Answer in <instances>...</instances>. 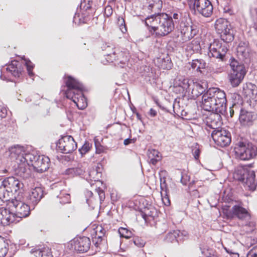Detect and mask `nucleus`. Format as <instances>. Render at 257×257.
Instances as JSON below:
<instances>
[{
    "label": "nucleus",
    "instance_id": "1",
    "mask_svg": "<svg viewBox=\"0 0 257 257\" xmlns=\"http://www.w3.org/2000/svg\"><path fill=\"white\" fill-rule=\"evenodd\" d=\"M10 151L11 157L15 160L16 173L23 178L30 177L31 166L40 173L46 171L49 167L50 159L47 156L35 152L27 153L23 147L19 145L12 147Z\"/></svg>",
    "mask_w": 257,
    "mask_h": 257
},
{
    "label": "nucleus",
    "instance_id": "2",
    "mask_svg": "<svg viewBox=\"0 0 257 257\" xmlns=\"http://www.w3.org/2000/svg\"><path fill=\"white\" fill-rule=\"evenodd\" d=\"M145 23L152 35L164 37L174 29V23L172 17L166 13H158L147 17Z\"/></svg>",
    "mask_w": 257,
    "mask_h": 257
},
{
    "label": "nucleus",
    "instance_id": "3",
    "mask_svg": "<svg viewBox=\"0 0 257 257\" xmlns=\"http://www.w3.org/2000/svg\"><path fill=\"white\" fill-rule=\"evenodd\" d=\"M66 90H62L68 99H71L79 109H84L87 105L86 98L83 94V86L70 76L65 77Z\"/></svg>",
    "mask_w": 257,
    "mask_h": 257
},
{
    "label": "nucleus",
    "instance_id": "4",
    "mask_svg": "<svg viewBox=\"0 0 257 257\" xmlns=\"http://www.w3.org/2000/svg\"><path fill=\"white\" fill-rule=\"evenodd\" d=\"M220 124V121L218 120H211L207 121L206 127L205 129L209 132L208 128L213 129L211 135L215 143L221 147H225L228 146L231 141V134L228 131L217 128ZM209 134V132H208Z\"/></svg>",
    "mask_w": 257,
    "mask_h": 257
},
{
    "label": "nucleus",
    "instance_id": "5",
    "mask_svg": "<svg viewBox=\"0 0 257 257\" xmlns=\"http://www.w3.org/2000/svg\"><path fill=\"white\" fill-rule=\"evenodd\" d=\"M211 96L214 107V114L211 117L214 120H218L220 118V114H223L226 110V98L225 92L218 88H210ZM212 119L209 118L208 120Z\"/></svg>",
    "mask_w": 257,
    "mask_h": 257
},
{
    "label": "nucleus",
    "instance_id": "6",
    "mask_svg": "<svg viewBox=\"0 0 257 257\" xmlns=\"http://www.w3.org/2000/svg\"><path fill=\"white\" fill-rule=\"evenodd\" d=\"M24 184L14 177L0 179V198L8 200L13 193L23 189Z\"/></svg>",
    "mask_w": 257,
    "mask_h": 257
},
{
    "label": "nucleus",
    "instance_id": "7",
    "mask_svg": "<svg viewBox=\"0 0 257 257\" xmlns=\"http://www.w3.org/2000/svg\"><path fill=\"white\" fill-rule=\"evenodd\" d=\"M234 151L236 157L241 160H249L257 155V147L249 143L238 142L234 147Z\"/></svg>",
    "mask_w": 257,
    "mask_h": 257
},
{
    "label": "nucleus",
    "instance_id": "8",
    "mask_svg": "<svg viewBox=\"0 0 257 257\" xmlns=\"http://www.w3.org/2000/svg\"><path fill=\"white\" fill-rule=\"evenodd\" d=\"M230 66L231 70L228 74V80L231 86L235 87L242 81L246 74V70L243 64H240L234 59L231 60Z\"/></svg>",
    "mask_w": 257,
    "mask_h": 257
},
{
    "label": "nucleus",
    "instance_id": "9",
    "mask_svg": "<svg viewBox=\"0 0 257 257\" xmlns=\"http://www.w3.org/2000/svg\"><path fill=\"white\" fill-rule=\"evenodd\" d=\"M9 205L12 208L13 213L16 218H26L30 214V207L22 200V196L19 194L12 199Z\"/></svg>",
    "mask_w": 257,
    "mask_h": 257
},
{
    "label": "nucleus",
    "instance_id": "10",
    "mask_svg": "<svg viewBox=\"0 0 257 257\" xmlns=\"http://www.w3.org/2000/svg\"><path fill=\"white\" fill-rule=\"evenodd\" d=\"M103 48L105 49L107 52L105 54L106 60L108 62H114L116 66L120 68H123L125 65L126 62L128 61V58L127 55L122 51L117 50L113 51V48L105 44Z\"/></svg>",
    "mask_w": 257,
    "mask_h": 257
},
{
    "label": "nucleus",
    "instance_id": "11",
    "mask_svg": "<svg viewBox=\"0 0 257 257\" xmlns=\"http://www.w3.org/2000/svg\"><path fill=\"white\" fill-rule=\"evenodd\" d=\"M215 28L220 35L221 41L227 44L233 40V31L226 20L224 19L217 20L215 24Z\"/></svg>",
    "mask_w": 257,
    "mask_h": 257
},
{
    "label": "nucleus",
    "instance_id": "12",
    "mask_svg": "<svg viewBox=\"0 0 257 257\" xmlns=\"http://www.w3.org/2000/svg\"><path fill=\"white\" fill-rule=\"evenodd\" d=\"M208 56L223 61L228 49L227 44L221 40H214L208 47Z\"/></svg>",
    "mask_w": 257,
    "mask_h": 257
},
{
    "label": "nucleus",
    "instance_id": "13",
    "mask_svg": "<svg viewBox=\"0 0 257 257\" xmlns=\"http://www.w3.org/2000/svg\"><path fill=\"white\" fill-rule=\"evenodd\" d=\"M231 212L232 216L236 217L238 219L244 221V225L253 228L255 226V222L251 220V215L248 210L239 204L234 205Z\"/></svg>",
    "mask_w": 257,
    "mask_h": 257
},
{
    "label": "nucleus",
    "instance_id": "14",
    "mask_svg": "<svg viewBox=\"0 0 257 257\" xmlns=\"http://www.w3.org/2000/svg\"><path fill=\"white\" fill-rule=\"evenodd\" d=\"M57 147L62 153L69 154L75 151L77 146L72 136H66L59 139Z\"/></svg>",
    "mask_w": 257,
    "mask_h": 257
},
{
    "label": "nucleus",
    "instance_id": "15",
    "mask_svg": "<svg viewBox=\"0 0 257 257\" xmlns=\"http://www.w3.org/2000/svg\"><path fill=\"white\" fill-rule=\"evenodd\" d=\"M194 9L202 16L208 18L213 13V6L209 0H194Z\"/></svg>",
    "mask_w": 257,
    "mask_h": 257
},
{
    "label": "nucleus",
    "instance_id": "16",
    "mask_svg": "<svg viewBox=\"0 0 257 257\" xmlns=\"http://www.w3.org/2000/svg\"><path fill=\"white\" fill-rule=\"evenodd\" d=\"M178 30L181 33V37L183 42H186L192 39L198 32L195 26L182 20L179 24Z\"/></svg>",
    "mask_w": 257,
    "mask_h": 257
},
{
    "label": "nucleus",
    "instance_id": "17",
    "mask_svg": "<svg viewBox=\"0 0 257 257\" xmlns=\"http://www.w3.org/2000/svg\"><path fill=\"white\" fill-rule=\"evenodd\" d=\"M71 245L74 250L79 252H85L89 249L91 241L89 237H78L71 241Z\"/></svg>",
    "mask_w": 257,
    "mask_h": 257
},
{
    "label": "nucleus",
    "instance_id": "18",
    "mask_svg": "<svg viewBox=\"0 0 257 257\" xmlns=\"http://www.w3.org/2000/svg\"><path fill=\"white\" fill-rule=\"evenodd\" d=\"M19 64L20 63L18 61L14 60L12 61L10 64L3 67L1 70V79L2 80L7 79L5 75L6 73H10L16 77H19L21 74V70L18 67Z\"/></svg>",
    "mask_w": 257,
    "mask_h": 257
},
{
    "label": "nucleus",
    "instance_id": "19",
    "mask_svg": "<svg viewBox=\"0 0 257 257\" xmlns=\"http://www.w3.org/2000/svg\"><path fill=\"white\" fill-rule=\"evenodd\" d=\"M43 189L41 187H36L32 189L27 197L28 202L33 206L36 205L43 197Z\"/></svg>",
    "mask_w": 257,
    "mask_h": 257
},
{
    "label": "nucleus",
    "instance_id": "20",
    "mask_svg": "<svg viewBox=\"0 0 257 257\" xmlns=\"http://www.w3.org/2000/svg\"><path fill=\"white\" fill-rule=\"evenodd\" d=\"M16 221L14 215L10 210L5 208H0V223L4 226L10 225Z\"/></svg>",
    "mask_w": 257,
    "mask_h": 257
},
{
    "label": "nucleus",
    "instance_id": "21",
    "mask_svg": "<svg viewBox=\"0 0 257 257\" xmlns=\"http://www.w3.org/2000/svg\"><path fill=\"white\" fill-rule=\"evenodd\" d=\"M106 230L101 225H97L93 229L91 235L92 242L96 246H98L104 237Z\"/></svg>",
    "mask_w": 257,
    "mask_h": 257
},
{
    "label": "nucleus",
    "instance_id": "22",
    "mask_svg": "<svg viewBox=\"0 0 257 257\" xmlns=\"http://www.w3.org/2000/svg\"><path fill=\"white\" fill-rule=\"evenodd\" d=\"M210 89H208L202 95L201 106L205 111L214 113V107L211 96Z\"/></svg>",
    "mask_w": 257,
    "mask_h": 257
},
{
    "label": "nucleus",
    "instance_id": "23",
    "mask_svg": "<svg viewBox=\"0 0 257 257\" xmlns=\"http://www.w3.org/2000/svg\"><path fill=\"white\" fill-rule=\"evenodd\" d=\"M207 84L205 82H193L191 87V94L193 97H197L205 92Z\"/></svg>",
    "mask_w": 257,
    "mask_h": 257
},
{
    "label": "nucleus",
    "instance_id": "24",
    "mask_svg": "<svg viewBox=\"0 0 257 257\" xmlns=\"http://www.w3.org/2000/svg\"><path fill=\"white\" fill-rule=\"evenodd\" d=\"M101 172L100 168L98 166H93L90 168L88 172V176L86 177V180L89 182L90 184H92V182L99 181L101 177Z\"/></svg>",
    "mask_w": 257,
    "mask_h": 257
},
{
    "label": "nucleus",
    "instance_id": "25",
    "mask_svg": "<svg viewBox=\"0 0 257 257\" xmlns=\"http://www.w3.org/2000/svg\"><path fill=\"white\" fill-rule=\"evenodd\" d=\"M257 118V114L253 112H248L241 109L239 115V120L244 124L251 122Z\"/></svg>",
    "mask_w": 257,
    "mask_h": 257
},
{
    "label": "nucleus",
    "instance_id": "26",
    "mask_svg": "<svg viewBox=\"0 0 257 257\" xmlns=\"http://www.w3.org/2000/svg\"><path fill=\"white\" fill-rule=\"evenodd\" d=\"M186 236V232L184 233L180 232V230H173L172 231H170L167 233L166 236L165 238V240L166 241L168 242H172L175 240H176L177 242L181 241L184 239V237Z\"/></svg>",
    "mask_w": 257,
    "mask_h": 257
},
{
    "label": "nucleus",
    "instance_id": "27",
    "mask_svg": "<svg viewBox=\"0 0 257 257\" xmlns=\"http://www.w3.org/2000/svg\"><path fill=\"white\" fill-rule=\"evenodd\" d=\"M93 4L92 0H81L80 9L82 17H86L90 13Z\"/></svg>",
    "mask_w": 257,
    "mask_h": 257
},
{
    "label": "nucleus",
    "instance_id": "28",
    "mask_svg": "<svg viewBox=\"0 0 257 257\" xmlns=\"http://www.w3.org/2000/svg\"><path fill=\"white\" fill-rule=\"evenodd\" d=\"M85 172V170L83 168L81 164H78L76 166L71 167L67 169L64 172L66 175H68L70 177L80 176Z\"/></svg>",
    "mask_w": 257,
    "mask_h": 257
},
{
    "label": "nucleus",
    "instance_id": "29",
    "mask_svg": "<svg viewBox=\"0 0 257 257\" xmlns=\"http://www.w3.org/2000/svg\"><path fill=\"white\" fill-rule=\"evenodd\" d=\"M148 9L157 15L162 8L163 2L161 0H147Z\"/></svg>",
    "mask_w": 257,
    "mask_h": 257
},
{
    "label": "nucleus",
    "instance_id": "30",
    "mask_svg": "<svg viewBox=\"0 0 257 257\" xmlns=\"http://www.w3.org/2000/svg\"><path fill=\"white\" fill-rule=\"evenodd\" d=\"M57 197L59 199L60 203L62 204L70 203V195L66 190H61Z\"/></svg>",
    "mask_w": 257,
    "mask_h": 257
},
{
    "label": "nucleus",
    "instance_id": "31",
    "mask_svg": "<svg viewBox=\"0 0 257 257\" xmlns=\"http://www.w3.org/2000/svg\"><path fill=\"white\" fill-rule=\"evenodd\" d=\"M250 15L252 22L253 27L257 32V6H253L251 7Z\"/></svg>",
    "mask_w": 257,
    "mask_h": 257
},
{
    "label": "nucleus",
    "instance_id": "32",
    "mask_svg": "<svg viewBox=\"0 0 257 257\" xmlns=\"http://www.w3.org/2000/svg\"><path fill=\"white\" fill-rule=\"evenodd\" d=\"M8 244L5 241L4 237L0 236V257H5L7 254Z\"/></svg>",
    "mask_w": 257,
    "mask_h": 257
},
{
    "label": "nucleus",
    "instance_id": "33",
    "mask_svg": "<svg viewBox=\"0 0 257 257\" xmlns=\"http://www.w3.org/2000/svg\"><path fill=\"white\" fill-rule=\"evenodd\" d=\"M31 252L34 254L36 257H44V252H46L47 254L49 253V248L44 247L42 248H39L38 249H32Z\"/></svg>",
    "mask_w": 257,
    "mask_h": 257
},
{
    "label": "nucleus",
    "instance_id": "34",
    "mask_svg": "<svg viewBox=\"0 0 257 257\" xmlns=\"http://www.w3.org/2000/svg\"><path fill=\"white\" fill-rule=\"evenodd\" d=\"M193 81L187 78H183L179 83V85L187 91L191 90V87Z\"/></svg>",
    "mask_w": 257,
    "mask_h": 257
},
{
    "label": "nucleus",
    "instance_id": "35",
    "mask_svg": "<svg viewBox=\"0 0 257 257\" xmlns=\"http://www.w3.org/2000/svg\"><path fill=\"white\" fill-rule=\"evenodd\" d=\"M170 17H172V20L174 19V23H180L181 22L184 21V18H182V14L179 11L173 12L169 15Z\"/></svg>",
    "mask_w": 257,
    "mask_h": 257
},
{
    "label": "nucleus",
    "instance_id": "36",
    "mask_svg": "<svg viewBox=\"0 0 257 257\" xmlns=\"http://www.w3.org/2000/svg\"><path fill=\"white\" fill-rule=\"evenodd\" d=\"M117 25L122 33H125L127 32L125 20L123 17L119 16L118 17Z\"/></svg>",
    "mask_w": 257,
    "mask_h": 257
},
{
    "label": "nucleus",
    "instance_id": "37",
    "mask_svg": "<svg viewBox=\"0 0 257 257\" xmlns=\"http://www.w3.org/2000/svg\"><path fill=\"white\" fill-rule=\"evenodd\" d=\"M118 232L120 236L125 237L126 238H130L133 234L132 232L131 231L128 230L126 228L123 227H120V228H119Z\"/></svg>",
    "mask_w": 257,
    "mask_h": 257
},
{
    "label": "nucleus",
    "instance_id": "38",
    "mask_svg": "<svg viewBox=\"0 0 257 257\" xmlns=\"http://www.w3.org/2000/svg\"><path fill=\"white\" fill-rule=\"evenodd\" d=\"M237 52L244 58L247 57L249 55V49L247 47H243L242 46L239 45L237 49Z\"/></svg>",
    "mask_w": 257,
    "mask_h": 257
},
{
    "label": "nucleus",
    "instance_id": "39",
    "mask_svg": "<svg viewBox=\"0 0 257 257\" xmlns=\"http://www.w3.org/2000/svg\"><path fill=\"white\" fill-rule=\"evenodd\" d=\"M91 147V144L87 142H86L82 146V147L79 149V152L81 155V156L82 157L84 155L89 152Z\"/></svg>",
    "mask_w": 257,
    "mask_h": 257
},
{
    "label": "nucleus",
    "instance_id": "40",
    "mask_svg": "<svg viewBox=\"0 0 257 257\" xmlns=\"http://www.w3.org/2000/svg\"><path fill=\"white\" fill-rule=\"evenodd\" d=\"M148 156L149 158H158V159H161V156L160 152L155 149L149 150Z\"/></svg>",
    "mask_w": 257,
    "mask_h": 257
},
{
    "label": "nucleus",
    "instance_id": "41",
    "mask_svg": "<svg viewBox=\"0 0 257 257\" xmlns=\"http://www.w3.org/2000/svg\"><path fill=\"white\" fill-rule=\"evenodd\" d=\"M190 176L186 173H181V182L184 185H186L190 181Z\"/></svg>",
    "mask_w": 257,
    "mask_h": 257
},
{
    "label": "nucleus",
    "instance_id": "42",
    "mask_svg": "<svg viewBox=\"0 0 257 257\" xmlns=\"http://www.w3.org/2000/svg\"><path fill=\"white\" fill-rule=\"evenodd\" d=\"M26 65L27 67L28 74L30 76V77H31L32 76H33L34 73L32 72V70L34 68V65L32 64V63L29 60L26 61Z\"/></svg>",
    "mask_w": 257,
    "mask_h": 257
},
{
    "label": "nucleus",
    "instance_id": "43",
    "mask_svg": "<svg viewBox=\"0 0 257 257\" xmlns=\"http://www.w3.org/2000/svg\"><path fill=\"white\" fill-rule=\"evenodd\" d=\"M206 66V62L202 59H198V71L201 72V69H205Z\"/></svg>",
    "mask_w": 257,
    "mask_h": 257
},
{
    "label": "nucleus",
    "instance_id": "44",
    "mask_svg": "<svg viewBox=\"0 0 257 257\" xmlns=\"http://www.w3.org/2000/svg\"><path fill=\"white\" fill-rule=\"evenodd\" d=\"M113 13V10L111 6L108 5L104 9V15L107 17H110Z\"/></svg>",
    "mask_w": 257,
    "mask_h": 257
},
{
    "label": "nucleus",
    "instance_id": "45",
    "mask_svg": "<svg viewBox=\"0 0 257 257\" xmlns=\"http://www.w3.org/2000/svg\"><path fill=\"white\" fill-rule=\"evenodd\" d=\"M247 257H257V246L253 247L247 253Z\"/></svg>",
    "mask_w": 257,
    "mask_h": 257
},
{
    "label": "nucleus",
    "instance_id": "46",
    "mask_svg": "<svg viewBox=\"0 0 257 257\" xmlns=\"http://www.w3.org/2000/svg\"><path fill=\"white\" fill-rule=\"evenodd\" d=\"M7 109L3 105H0V117L1 118H5L7 115Z\"/></svg>",
    "mask_w": 257,
    "mask_h": 257
},
{
    "label": "nucleus",
    "instance_id": "47",
    "mask_svg": "<svg viewBox=\"0 0 257 257\" xmlns=\"http://www.w3.org/2000/svg\"><path fill=\"white\" fill-rule=\"evenodd\" d=\"M85 195L86 197V201L89 206L90 205V200L88 198H91L92 197L93 193L91 191L86 190L85 192Z\"/></svg>",
    "mask_w": 257,
    "mask_h": 257
},
{
    "label": "nucleus",
    "instance_id": "48",
    "mask_svg": "<svg viewBox=\"0 0 257 257\" xmlns=\"http://www.w3.org/2000/svg\"><path fill=\"white\" fill-rule=\"evenodd\" d=\"M230 2H231V0H227V2H226V3L224 4V12L228 13L230 14H231V13L232 12V11L231 9L230 8H229V3H230Z\"/></svg>",
    "mask_w": 257,
    "mask_h": 257
},
{
    "label": "nucleus",
    "instance_id": "49",
    "mask_svg": "<svg viewBox=\"0 0 257 257\" xmlns=\"http://www.w3.org/2000/svg\"><path fill=\"white\" fill-rule=\"evenodd\" d=\"M198 59H195L192 60L191 62H190L189 64L193 69H196L198 71Z\"/></svg>",
    "mask_w": 257,
    "mask_h": 257
},
{
    "label": "nucleus",
    "instance_id": "50",
    "mask_svg": "<svg viewBox=\"0 0 257 257\" xmlns=\"http://www.w3.org/2000/svg\"><path fill=\"white\" fill-rule=\"evenodd\" d=\"M193 155L196 160H197L199 157L200 150L198 148H195L193 150Z\"/></svg>",
    "mask_w": 257,
    "mask_h": 257
},
{
    "label": "nucleus",
    "instance_id": "51",
    "mask_svg": "<svg viewBox=\"0 0 257 257\" xmlns=\"http://www.w3.org/2000/svg\"><path fill=\"white\" fill-rule=\"evenodd\" d=\"M98 194L100 198V201H103L105 198L104 192L102 190H99Z\"/></svg>",
    "mask_w": 257,
    "mask_h": 257
},
{
    "label": "nucleus",
    "instance_id": "52",
    "mask_svg": "<svg viewBox=\"0 0 257 257\" xmlns=\"http://www.w3.org/2000/svg\"><path fill=\"white\" fill-rule=\"evenodd\" d=\"M150 159L149 163L155 165L161 159H158V158H149Z\"/></svg>",
    "mask_w": 257,
    "mask_h": 257
},
{
    "label": "nucleus",
    "instance_id": "53",
    "mask_svg": "<svg viewBox=\"0 0 257 257\" xmlns=\"http://www.w3.org/2000/svg\"><path fill=\"white\" fill-rule=\"evenodd\" d=\"M160 181H161V188L162 191H164V189L166 187V182H165L166 181H165V179H164L163 182L162 183L163 179L162 178H161L160 179ZM165 191H166V190H165Z\"/></svg>",
    "mask_w": 257,
    "mask_h": 257
},
{
    "label": "nucleus",
    "instance_id": "54",
    "mask_svg": "<svg viewBox=\"0 0 257 257\" xmlns=\"http://www.w3.org/2000/svg\"><path fill=\"white\" fill-rule=\"evenodd\" d=\"M157 111L153 108H151L149 112V114L152 117H155L157 115Z\"/></svg>",
    "mask_w": 257,
    "mask_h": 257
},
{
    "label": "nucleus",
    "instance_id": "55",
    "mask_svg": "<svg viewBox=\"0 0 257 257\" xmlns=\"http://www.w3.org/2000/svg\"><path fill=\"white\" fill-rule=\"evenodd\" d=\"M223 71H224V68L220 67H219L218 68H217L215 70H214V72L217 73H219L222 72Z\"/></svg>",
    "mask_w": 257,
    "mask_h": 257
},
{
    "label": "nucleus",
    "instance_id": "56",
    "mask_svg": "<svg viewBox=\"0 0 257 257\" xmlns=\"http://www.w3.org/2000/svg\"><path fill=\"white\" fill-rule=\"evenodd\" d=\"M134 243L139 246V247H142V246H144V243H139V240L138 239H136L134 240Z\"/></svg>",
    "mask_w": 257,
    "mask_h": 257
},
{
    "label": "nucleus",
    "instance_id": "57",
    "mask_svg": "<svg viewBox=\"0 0 257 257\" xmlns=\"http://www.w3.org/2000/svg\"><path fill=\"white\" fill-rule=\"evenodd\" d=\"M132 142V140L130 139H126L124 140L123 144L125 146L128 145Z\"/></svg>",
    "mask_w": 257,
    "mask_h": 257
},
{
    "label": "nucleus",
    "instance_id": "58",
    "mask_svg": "<svg viewBox=\"0 0 257 257\" xmlns=\"http://www.w3.org/2000/svg\"><path fill=\"white\" fill-rule=\"evenodd\" d=\"M225 250H226V251L228 252V253H229L230 254H233V256L232 257H239V255L238 253H234L232 251H229L228 250H227L226 248H225Z\"/></svg>",
    "mask_w": 257,
    "mask_h": 257
},
{
    "label": "nucleus",
    "instance_id": "59",
    "mask_svg": "<svg viewBox=\"0 0 257 257\" xmlns=\"http://www.w3.org/2000/svg\"><path fill=\"white\" fill-rule=\"evenodd\" d=\"M95 147H96V153L100 154V153H101L102 152V149L101 148L97 147L96 144H95Z\"/></svg>",
    "mask_w": 257,
    "mask_h": 257
},
{
    "label": "nucleus",
    "instance_id": "60",
    "mask_svg": "<svg viewBox=\"0 0 257 257\" xmlns=\"http://www.w3.org/2000/svg\"><path fill=\"white\" fill-rule=\"evenodd\" d=\"M229 112H230V115L231 117H232L234 114V110L232 108L230 107L229 108Z\"/></svg>",
    "mask_w": 257,
    "mask_h": 257
},
{
    "label": "nucleus",
    "instance_id": "61",
    "mask_svg": "<svg viewBox=\"0 0 257 257\" xmlns=\"http://www.w3.org/2000/svg\"><path fill=\"white\" fill-rule=\"evenodd\" d=\"M50 257V252L49 251V253L48 254H47L46 252H44V257Z\"/></svg>",
    "mask_w": 257,
    "mask_h": 257
},
{
    "label": "nucleus",
    "instance_id": "62",
    "mask_svg": "<svg viewBox=\"0 0 257 257\" xmlns=\"http://www.w3.org/2000/svg\"><path fill=\"white\" fill-rule=\"evenodd\" d=\"M194 181H193L191 183H190L189 184V188H191V185H192V184H194Z\"/></svg>",
    "mask_w": 257,
    "mask_h": 257
},
{
    "label": "nucleus",
    "instance_id": "63",
    "mask_svg": "<svg viewBox=\"0 0 257 257\" xmlns=\"http://www.w3.org/2000/svg\"><path fill=\"white\" fill-rule=\"evenodd\" d=\"M77 14H75V16H74V21H76V19H77V18H76V17H77Z\"/></svg>",
    "mask_w": 257,
    "mask_h": 257
},
{
    "label": "nucleus",
    "instance_id": "64",
    "mask_svg": "<svg viewBox=\"0 0 257 257\" xmlns=\"http://www.w3.org/2000/svg\"><path fill=\"white\" fill-rule=\"evenodd\" d=\"M137 116L138 118L140 119L141 115L138 113H137Z\"/></svg>",
    "mask_w": 257,
    "mask_h": 257
}]
</instances>
